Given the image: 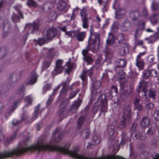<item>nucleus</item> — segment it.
<instances>
[{"mask_svg":"<svg viewBox=\"0 0 159 159\" xmlns=\"http://www.w3.org/2000/svg\"><path fill=\"white\" fill-rule=\"evenodd\" d=\"M136 65L140 70L142 69L144 66V61L139 59H136Z\"/></svg>","mask_w":159,"mask_h":159,"instance_id":"473e14b6","label":"nucleus"},{"mask_svg":"<svg viewBox=\"0 0 159 159\" xmlns=\"http://www.w3.org/2000/svg\"><path fill=\"white\" fill-rule=\"evenodd\" d=\"M46 7L50 9L52 8L53 7V4L51 2H48L46 3L45 4Z\"/></svg>","mask_w":159,"mask_h":159,"instance_id":"69168bd1","label":"nucleus"},{"mask_svg":"<svg viewBox=\"0 0 159 159\" xmlns=\"http://www.w3.org/2000/svg\"><path fill=\"white\" fill-rule=\"evenodd\" d=\"M80 133L84 139H87L90 135V131L89 129H84Z\"/></svg>","mask_w":159,"mask_h":159,"instance_id":"5701e85b","label":"nucleus"},{"mask_svg":"<svg viewBox=\"0 0 159 159\" xmlns=\"http://www.w3.org/2000/svg\"><path fill=\"white\" fill-rule=\"evenodd\" d=\"M142 33V30L137 28L135 30V33L134 34V38H138V36Z\"/></svg>","mask_w":159,"mask_h":159,"instance_id":"4d7b16f0","label":"nucleus"},{"mask_svg":"<svg viewBox=\"0 0 159 159\" xmlns=\"http://www.w3.org/2000/svg\"><path fill=\"white\" fill-rule=\"evenodd\" d=\"M150 71V76L153 77H156L157 75V73L156 71L153 69H151L149 70Z\"/></svg>","mask_w":159,"mask_h":159,"instance_id":"bf43d9fd","label":"nucleus"},{"mask_svg":"<svg viewBox=\"0 0 159 159\" xmlns=\"http://www.w3.org/2000/svg\"><path fill=\"white\" fill-rule=\"evenodd\" d=\"M27 25L29 26L30 29L31 30V33L34 34L35 32L38 31L40 25L38 22H34Z\"/></svg>","mask_w":159,"mask_h":159,"instance_id":"f8f14e48","label":"nucleus"},{"mask_svg":"<svg viewBox=\"0 0 159 159\" xmlns=\"http://www.w3.org/2000/svg\"><path fill=\"white\" fill-rule=\"evenodd\" d=\"M83 22V27L84 28H87L88 27L89 19L87 18L81 19Z\"/></svg>","mask_w":159,"mask_h":159,"instance_id":"49530a36","label":"nucleus"},{"mask_svg":"<svg viewBox=\"0 0 159 159\" xmlns=\"http://www.w3.org/2000/svg\"><path fill=\"white\" fill-rule=\"evenodd\" d=\"M115 125H111L108 128V133L110 135H112L115 131Z\"/></svg>","mask_w":159,"mask_h":159,"instance_id":"c9c22d12","label":"nucleus"},{"mask_svg":"<svg viewBox=\"0 0 159 159\" xmlns=\"http://www.w3.org/2000/svg\"><path fill=\"white\" fill-rule=\"evenodd\" d=\"M78 32L74 30L71 31L66 32V34L69 36L71 38H73L77 36Z\"/></svg>","mask_w":159,"mask_h":159,"instance_id":"ea45409f","label":"nucleus"},{"mask_svg":"<svg viewBox=\"0 0 159 159\" xmlns=\"http://www.w3.org/2000/svg\"><path fill=\"white\" fill-rule=\"evenodd\" d=\"M40 107V104H39L35 107L34 111V112L33 115L32 117V120L31 121V122L33 120H35L38 116L39 113H40L41 111L39 110Z\"/></svg>","mask_w":159,"mask_h":159,"instance_id":"bb28decb","label":"nucleus"},{"mask_svg":"<svg viewBox=\"0 0 159 159\" xmlns=\"http://www.w3.org/2000/svg\"><path fill=\"white\" fill-rule=\"evenodd\" d=\"M63 138V133L59 129H55L50 139V144H45L42 138L39 139L36 144L32 146L25 147L21 148H16L13 150L6 151L0 153V159L8 157H11L14 155L19 156L28 151H37L38 152L44 151L46 150L57 151L67 154L77 159H120V157L114 155L102 157L99 158H91L85 156L84 154L79 153V148L76 147L73 151H70L69 148L70 144L67 143L63 147L58 146H53L54 143L60 142Z\"/></svg>","mask_w":159,"mask_h":159,"instance_id":"f257e3e1","label":"nucleus"},{"mask_svg":"<svg viewBox=\"0 0 159 159\" xmlns=\"http://www.w3.org/2000/svg\"><path fill=\"white\" fill-rule=\"evenodd\" d=\"M125 73L122 70L118 73V76L117 79L119 80H121L124 78Z\"/></svg>","mask_w":159,"mask_h":159,"instance_id":"864d4df0","label":"nucleus"},{"mask_svg":"<svg viewBox=\"0 0 159 159\" xmlns=\"http://www.w3.org/2000/svg\"><path fill=\"white\" fill-rule=\"evenodd\" d=\"M132 134L134 135V138L135 139L139 138L141 140H144L146 139L145 136L138 131L133 133Z\"/></svg>","mask_w":159,"mask_h":159,"instance_id":"b1692460","label":"nucleus"},{"mask_svg":"<svg viewBox=\"0 0 159 159\" xmlns=\"http://www.w3.org/2000/svg\"><path fill=\"white\" fill-rule=\"evenodd\" d=\"M81 100H80L75 101L70 107V111L73 113L76 112L77 109L81 104Z\"/></svg>","mask_w":159,"mask_h":159,"instance_id":"2eb2a0df","label":"nucleus"},{"mask_svg":"<svg viewBox=\"0 0 159 159\" xmlns=\"http://www.w3.org/2000/svg\"><path fill=\"white\" fill-rule=\"evenodd\" d=\"M101 85V84L98 81H94L92 84L93 90L92 91V93L93 95H96L97 93L96 90Z\"/></svg>","mask_w":159,"mask_h":159,"instance_id":"f3484780","label":"nucleus"},{"mask_svg":"<svg viewBox=\"0 0 159 159\" xmlns=\"http://www.w3.org/2000/svg\"><path fill=\"white\" fill-rule=\"evenodd\" d=\"M16 137L15 134H14L13 136L11 137L9 139H7L5 143V145H8Z\"/></svg>","mask_w":159,"mask_h":159,"instance_id":"e2e57ef3","label":"nucleus"},{"mask_svg":"<svg viewBox=\"0 0 159 159\" xmlns=\"http://www.w3.org/2000/svg\"><path fill=\"white\" fill-rule=\"evenodd\" d=\"M120 26V24L118 22H114L112 26L111 30L112 32H116Z\"/></svg>","mask_w":159,"mask_h":159,"instance_id":"c756f323","label":"nucleus"},{"mask_svg":"<svg viewBox=\"0 0 159 159\" xmlns=\"http://www.w3.org/2000/svg\"><path fill=\"white\" fill-rule=\"evenodd\" d=\"M20 7L17 6L14 7V8L17 11L20 16L14 13L11 17V19L13 22H17L19 21L20 18L23 19V16L22 13L20 11Z\"/></svg>","mask_w":159,"mask_h":159,"instance_id":"0eeeda50","label":"nucleus"},{"mask_svg":"<svg viewBox=\"0 0 159 159\" xmlns=\"http://www.w3.org/2000/svg\"><path fill=\"white\" fill-rule=\"evenodd\" d=\"M128 45L127 44H123V47L120 49V54L121 56L124 55L126 53V50H128Z\"/></svg>","mask_w":159,"mask_h":159,"instance_id":"c85d7f7f","label":"nucleus"},{"mask_svg":"<svg viewBox=\"0 0 159 159\" xmlns=\"http://www.w3.org/2000/svg\"><path fill=\"white\" fill-rule=\"evenodd\" d=\"M150 120L149 118L147 117H143L140 122L141 125L144 127H147L150 123Z\"/></svg>","mask_w":159,"mask_h":159,"instance_id":"6ab92c4d","label":"nucleus"},{"mask_svg":"<svg viewBox=\"0 0 159 159\" xmlns=\"http://www.w3.org/2000/svg\"><path fill=\"white\" fill-rule=\"evenodd\" d=\"M145 24V22L144 21H139L138 23L137 28L142 31L144 29Z\"/></svg>","mask_w":159,"mask_h":159,"instance_id":"79ce46f5","label":"nucleus"},{"mask_svg":"<svg viewBox=\"0 0 159 159\" xmlns=\"http://www.w3.org/2000/svg\"><path fill=\"white\" fill-rule=\"evenodd\" d=\"M83 59L84 61H86L88 64H91L93 62V59L89 56L83 57Z\"/></svg>","mask_w":159,"mask_h":159,"instance_id":"de8ad7c7","label":"nucleus"},{"mask_svg":"<svg viewBox=\"0 0 159 159\" xmlns=\"http://www.w3.org/2000/svg\"><path fill=\"white\" fill-rule=\"evenodd\" d=\"M57 34V29L55 28H51L47 30L43 37L47 40H52L56 36Z\"/></svg>","mask_w":159,"mask_h":159,"instance_id":"39448f33","label":"nucleus"},{"mask_svg":"<svg viewBox=\"0 0 159 159\" xmlns=\"http://www.w3.org/2000/svg\"><path fill=\"white\" fill-rule=\"evenodd\" d=\"M55 55V52L54 51V48H52L49 50L48 52L47 57L48 59H51Z\"/></svg>","mask_w":159,"mask_h":159,"instance_id":"e433bc0d","label":"nucleus"},{"mask_svg":"<svg viewBox=\"0 0 159 159\" xmlns=\"http://www.w3.org/2000/svg\"><path fill=\"white\" fill-rule=\"evenodd\" d=\"M57 15L56 12L54 11L51 12L48 15L49 19L51 20H53L56 19Z\"/></svg>","mask_w":159,"mask_h":159,"instance_id":"4c0bfd02","label":"nucleus"},{"mask_svg":"<svg viewBox=\"0 0 159 159\" xmlns=\"http://www.w3.org/2000/svg\"><path fill=\"white\" fill-rule=\"evenodd\" d=\"M99 41L100 38L99 35L96 36H95L93 43L92 44L89 43V45L90 44V47H88V49H91L93 52L98 50L99 44Z\"/></svg>","mask_w":159,"mask_h":159,"instance_id":"423d86ee","label":"nucleus"},{"mask_svg":"<svg viewBox=\"0 0 159 159\" xmlns=\"http://www.w3.org/2000/svg\"><path fill=\"white\" fill-rule=\"evenodd\" d=\"M87 73V71L85 70H84L80 75L82 80L84 81L87 78L86 74Z\"/></svg>","mask_w":159,"mask_h":159,"instance_id":"8fccbe9b","label":"nucleus"},{"mask_svg":"<svg viewBox=\"0 0 159 159\" xmlns=\"http://www.w3.org/2000/svg\"><path fill=\"white\" fill-rule=\"evenodd\" d=\"M135 44L136 45H142L143 44V42L142 40H139L138 38H135Z\"/></svg>","mask_w":159,"mask_h":159,"instance_id":"13d9d810","label":"nucleus"},{"mask_svg":"<svg viewBox=\"0 0 159 159\" xmlns=\"http://www.w3.org/2000/svg\"><path fill=\"white\" fill-rule=\"evenodd\" d=\"M62 61L60 60H57L56 63V66L53 72L56 75L61 73L63 70V67L62 66Z\"/></svg>","mask_w":159,"mask_h":159,"instance_id":"9d476101","label":"nucleus"},{"mask_svg":"<svg viewBox=\"0 0 159 159\" xmlns=\"http://www.w3.org/2000/svg\"><path fill=\"white\" fill-rule=\"evenodd\" d=\"M76 38L79 41H82L84 40L85 37L84 33L83 32L79 33L78 32Z\"/></svg>","mask_w":159,"mask_h":159,"instance_id":"2f4dec72","label":"nucleus"},{"mask_svg":"<svg viewBox=\"0 0 159 159\" xmlns=\"http://www.w3.org/2000/svg\"><path fill=\"white\" fill-rule=\"evenodd\" d=\"M147 85L146 83L143 82H140V84L139 85L138 88L137 89V91L138 93H139L141 92V89L142 90L143 92L144 93V96H146V93L147 92L146 90L147 89Z\"/></svg>","mask_w":159,"mask_h":159,"instance_id":"9b49d317","label":"nucleus"},{"mask_svg":"<svg viewBox=\"0 0 159 159\" xmlns=\"http://www.w3.org/2000/svg\"><path fill=\"white\" fill-rule=\"evenodd\" d=\"M105 55L106 58L104 62H107V64L111 63V60L113 57V53L111 52L106 51L105 52Z\"/></svg>","mask_w":159,"mask_h":159,"instance_id":"aec40b11","label":"nucleus"},{"mask_svg":"<svg viewBox=\"0 0 159 159\" xmlns=\"http://www.w3.org/2000/svg\"><path fill=\"white\" fill-rule=\"evenodd\" d=\"M98 101L100 102L101 106V112H106L107 111V101L106 99L105 94H102L99 97Z\"/></svg>","mask_w":159,"mask_h":159,"instance_id":"20e7f679","label":"nucleus"},{"mask_svg":"<svg viewBox=\"0 0 159 159\" xmlns=\"http://www.w3.org/2000/svg\"><path fill=\"white\" fill-rule=\"evenodd\" d=\"M85 118L84 116H81L79 119L78 122V126L77 128L80 129L82 125L83 124Z\"/></svg>","mask_w":159,"mask_h":159,"instance_id":"72a5a7b5","label":"nucleus"},{"mask_svg":"<svg viewBox=\"0 0 159 159\" xmlns=\"http://www.w3.org/2000/svg\"><path fill=\"white\" fill-rule=\"evenodd\" d=\"M79 91V89H77L75 91H73L70 93V96L69 97V99L74 98L75 95L78 93Z\"/></svg>","mask_w":159,"mask_h":159,"instance_id":"603ef678","label":"nucleus"},{"mask_svg":"<svg viewBox=\"0 0 159 159\" xmlns=\"http://www.w3.org/2000/svg\"><path fill=\"white\" fill-rule=\"evenodd\" d=\"M101 141L100 137L98 135H95L93 137L92 142L95 145H98L99 144Z\"/></svg>","mask_w":159,"mask_h":159,"instance_id":"7c9ffc66","label":"nucleus"},{"mask_svg":"<svg viewBox=\"0 0 159 159\" xmlns=\"http://www.w3.org/2000/svg\"><path fill=\"white\" fill-rule=\"evenodd\" d=\"M145 40L148 41V43H152L155 42L156 40L155 37L153 35L149 37L146 38Z\"/></svg>","mask_w":159,"mask_h":159,"instance_id":"09e8293b","label":"nucleus"},{"mask_svg":"<svg viewBox=\"0 0 159 159\" xmlns=\"http://www.w3.org/2000/svg\"><path fill=\"white\" fill-rule=\"evenodd\" d=\"M25 90V86L24 85L22 86L17 90L16 95L19 96L20 98L18 100L14 101L13 102V105L9 108L7 113L9 116L16 108L17 104L20 101L21 99L23 97Z\"/></svg>","mask_w":159,"mask_h":159,"instance_id":"f03ea898","label":"nucleus"},{"mask_svg":"<svg viewBox=\"0 0 159 159\" xmlns=\"http://www.w3.org/2000/svg\"><path fill=\"white\" fill-rule=\"evenodd\" d=\"M36 41V43L39 45H42L44 44L45 42L48 40H47L44 38L43 37V38H40L38 39V40H34Z\"/></svg>","mask_w":159,"mask_h":159,"instance_id":"37998d69","label":"nucleus"},{"mask_svg":"<svg viewBox=\"0 0 159 159\" xmlns=\"http://www.w3.org/2000/svg\"><path fill=\"white\" fill-rule=\"evenodd\" d=\"M27 4L29 6H31L34 7H37L36 3L34 0H29Z\"/></svg>","mask_w":159,"mask_h":159,"instance_id":"3c124183","label":"nucleus"},{"mask_svg":"<svg viewBox=\"0 0 159 159\" xmlns=\"http://www.w3.org/2000/svg\"><path fill=\"white\" fill-rule=\"evenodd\" d=\"M118 0H115L113 5V8L116 10V17L117 19H120L124 17L126 11L124 9L121 8L119 7Z\"/></svg>","mask_w":159,"mask_h":159,"instance_id":"7ed1b4c3","label":"nucleus"},{"mask_svg":"<svg viewBox=\"0 0 159 159\" xmlns=\"http://www.w3.org/2000/svg\"><path fill=\"white\" fill-rule=\"evenodd\" d=\"M51 85L50 84H46L43 87V92L44 93L50 89Z\"/></svg>","mask_w":159,"mask_h":159,"instance_id":"338daca9","label":"nucleus"},{"mask_svg":"<svg viewBox=\"0 0 159 159\" xmlns=\"http://www.w3.org/2000/svg\"><path fill=\"white\" fill-rule=\"evenodd\" d=\"M149 76H150L149 70H147L143 72V79H147Z\"/></svg>","mask_w":159,"mask_h":159,"instance_id":"6e6d98bb","label":"nucleus"},{"mask_svg":"<svg viewBox=\"0 0 159 159\" xmlns=\"http://www.w3.org/2000/svg\"><path fill=\"white\" fill-rule=\"evenodd\" d=\"M127 139L126 137V134L125 133H123L122 135V139L121 140V143L122 144H125L126 142Z\"/></svg>","mask_w":159,"mask_h":159,"instance_id":"052dcab7","label":"nucleus"},{"mask_svg":"<svg viewBox=\"0 0 159 159\" xmlns=\"http://www.w3.org/2000/svg\"><path fill=\"white\" fill-rule=\"evenodd\" d=\"M153 107V104L152 103H148L146 105V108L148 110L152 109Z\"/></svg>","mask_w":159,"mask_h":159,"instance_id":"0e129e2a","label":"nucleus"},{"mask_svg":"<svg viewBox=\"0 0 159 159\" xmlns=\"http://www.w3.org/2000/svg\"><path fill=\"white\" fill-rule=\"evenodd\" d=\"M130 119L122 116L119 126L117 127V128L121 129H124L127 125V123L129 120Z\"/></svg>","mask_w":159,"mask_h":159,"instance_id":"4468645a","label":"nucleus"},{"mask_svg":"<svg viewBox=\"0 0 159 159\" xmlns=\"http://www.w3.org/2000/svg\"><path fill=\"white\" fill-rule=\"evenodd\" d=\"M110 91V94L111 95H116L117 93V89L116 86L112 85Z\"/></svg>","mask_w":159,"mask_h":159,"instance_id":"a19ab883","label":"nucleus"},{"mask_svg":"<svg viewBox=\"0 0 159 159\" xmlns=\"http://www.w3.org/2000/svg\"><path fill=\"white\" fill-rule=\"evenodd\" d=\"M131 108L129 105H127L125 106L123 113V115L122 116L130 119L131 118Z\"/></svg>","mask_w":159,"mask_h":159,"instance_id":"1a4fd4ad","label":"nucleus"},{"mask_svg":"<svg viewBox=\"0 0 159 159\" xmlns=\"http://www.w3.org/2000/svg\"><path fill=\"white\" fill-rule=\"evenodd\" d=\"M52 60L47 58L46 60L44 62L42 67V71L45 70L48 67L51 63Z\"/></svg>","mask_w":159,"mask_h":159,"instance_id":"cd10ccee","label":"nucleus"},{"mask_svg":"<svg viewBox=\"0 0 159 159\" xmlns=\"http://www.w3.org/2000/svg\"><path fill=\"white\" fill-rule=\"evenodd\" d=\"M7 53L6 49L5 48H2L0 49V58L4 57Z\"/></svg>","mask_w":159,"mask_h":159,"instance_id":"58836bf2","label":"nucleus"},{"mask_svg":"<svg viewBox=\"0 0 159 159\" xmlns=\"http://www.w3.org/2000/svg\"><path fill=\"white\" fill-rule=\"evenodd\" d=\"M148 95L150 97L153 98V99H154L155 96V92L152 90L149 91L148 92Z\"/></svg>","mask_w":159,"mask_h":159,"instance_id":"774afa93","label":"nucleus"},{"mask_svg":"<svg viewBox=\"0 0 159 159\" xmlns=\"http://www.w3.org/2000/svg\"><path fill=\"white\" fill-rule=\"evenodd\" d=\"M117 39L119 43L123 41L124 39V37L123 34H119L117 37Z\"/></svg>","mask_w":159,"mask_h":159,"instance_id":"680f3d73","label":"nucleus"},{"mask_svg":"<svg viewBox=\"0 0 159 159\" xmlns=\"http://www.w3.org/2000/svg\"><path fill=\"white\" fill-rule=\"evenodd\" d=\"M131 25V24L129 21L128 20L125 21L120 27V29L123 31H125L128 30V29Z\"/></svg>","mask_w":159,"mask_h":159,"instance_id":"a878e982","label":"nucleus"},{"mask_svg":"<svg viewBox=\"0 0 159 159\" xmlns=\"http://www.w3.org/2000/svg\"><path fill=\"white\" fill-rule=\"evenodd\" d=\"M159 17L157 14H152L150 17V20L151 23L153 25L157 24L158 23Z\"/></svg>","mask_w":159,"mask_h":159,"instance_id":"393cba45","label":"nucleus"},{"mask_svg":"<svg viewBox=\"0 0 159 159\" xmlns=\"http://www.w3.org/2000/svg\"><path fill=\"white\" fill-rule=\"evenodd\" d=\"M116 63L117 64V66H116V68H124L126 63V61L124 59H121L118 60L116 61Z\"/></svg>","mask_w":159,"mask_h":159,"instance_id":"dca6fc26","label":"nucleus"},{"mask_svg":"<svg viewBox=\"0 0 159 159\" xmlns=\"http://www.w3.org/2000/svg\"><path fill=\"white\" fill-rule=\"evenodd\" d=\"M20 76L19 73L16 72L12 73L10 75L9 78L14 82H15L19 79Z\"/></svg>","mask_w":159,"mask_h":159,"instance_id":"4be33fe9","label":"nucleus"},{"mask_svg":"<svg viewBox=\"0 0 159 159\" xmlns=\"http://www.w3.org/2000/svg\"><path fill=\"white\" fill-rule=\"evenodd\" d=\"M80 14L81 19L87 18V11L86 9L83 8L80 11Z\"/></svg>","mask_w":159,"mask_h":159,"instance_id":"c03bdc74","label":"nucleus"},{"mask_svg":"<svg viewBox=\"0 0 159 159\" xmlns=\"http://www.w3.org/2000/svg\"><path fill=\"white\" fill-rule=\"evenodd\" d=\"M55 2L58 5L57 8L60 11H63V12L66 11L65 9L66 6V3L62 0H55Z\"/></svg>","mask_w":159,"mask_h":159,"instance_id":"ddd939ff","label":"nucleus"},{"mask_svg":"<svg viewBox=\"0 0 159 159\" xmlns=\"http://www.w3.org/2000/svg\"><path fill=\"white\" fill-rule=\"evenodd\" d=\"M69 81H66L62 84V85H63V88L61 91L60 94V96H64L68 90L67 85L69 83Z\"/></svg>","mask_w":159,"mask_h":159,"instance_id":"412c9836","label":"nucleus"},{"mask_svg":"<svg viewBox=\"0 0 159 159\" xmlns=\"http://www.w3.org/2000/svg\"><path fill=\"white\" fill-rule=\"evenodd\" d=\"M125 93V95H129L130 94L132 91V89L130 86H128L127 89H126L125 88H124Z\"/></svg>","mask_w":159,"mask_h":159,"instance_id":"5fc2aeb1","label":"nucleus"},{"mask_svg":"<svg viewBox=\"0 0 159 159\" xmlns=\"http://www.w3.org/2000/svg\"><path fill=\"white\" fill-rule=\"evenodd\" d=\"M139 15V12L137 11H132L130 13V16L133 20H136Z\"/></svg>","mask_w":159,"mask_h":159,"instance_id":"f704fd0d","label":"nucleus"},{"mask_svg":"<svg viewBox=\"0 0 159 159\" xmlns=\"http://www.w3.org/2000/svg\"><path fill=\"white\" fill-rule=\"evenodd\" d=\"M38 76L35 71L32 72L31 76L25 81V84L26 85H33L36 82Z\"/></svg>","mask_w":159,"mask_h":159,"instance_id":"6e6552de","label":"nucleus"},{"mask_svg":"<svg viewBox=\"0 0 159 159\" xmlns=\"http://www.w3.org/2000/svg\"><path fill=\"white\" fill-rule=\"evenodd\" d=\"M151 8L153 11L157 10L159 8V3L153 1L152 2Z\"/></svg>","mask_w":159,"mask_h":159,"instance_id":"a18cd8bd","label":"nucleus"},{"mask_svg":"<svg viewBox=\"0 0 159 159\" xmlns=\"http://www.w3.org/2000/svg\"><path fill=\"white\" fill-rule=\"evenodd\" d=\"M112 32L110 33L109 34V35L108 39L107 40V44L111 45L114 43L115 40V36Z\"/></svg>","mask_w":159,"mask_h":159,"instance_id":"a211bd4d","label":"nucleus"}]
</instances>
